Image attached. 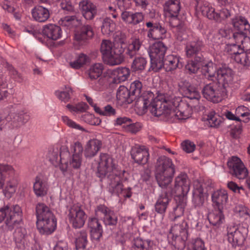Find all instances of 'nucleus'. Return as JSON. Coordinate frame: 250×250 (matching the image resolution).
I'll return each instance as SVG.
<instances>
[{"label": "nucleus", "instance_id": "obj_1", "mask_svg": "<svg viewBox=\"0 0 250 250\" xmlns=\"http://www.w3.org/2000/svg\"><path fill=\"white\" fill-rule=\"evenodd\" d=\"M125 170H121L115 164L113 159L107 154L103 153L100 155V161L97 167L96 176L100 180H106L108 184V191L112 194L120 197L124 185L122 184Z\"/></svg>", "mask_w": 250, "mask_h": 250}, {"label": "nucleus", "instance_id": "obj_2", "mask_svg": "<svg viewBox=\"0 0 250 250\" xmlns=\"http://www.w3.org/2000/svg\"><path fill=\"white\" fill-rule=\"evenodd\" d=\"M37 227L40 233L48 235L56 229L57 221L50 208L43 203H38L36 207Z\"/></svg>", "mask_w": 250, "mask_h": 250}, {"label": "nucleus", "instance_id": "obj_3", "mask_svg": "<svg viewBox=\"0 0 250 250\" xmlns=\"http://www.w3.org/2000/svg\"><path fill=\"white\" fill-rule=\"evenodd\" d=\"M172 98L171 95L169 94H164L158 96L157 98L147 101L146 108L138 109L143 112H146L148 109L150 112L155 116L163 117V119H171V107L170 103Z\"/></svg>", "mask_w": 250, "mask_h": 250}, {"label": "nucleus", "instance_id": "obj_4", "mask_svg": "<svg viewBox=\"0 0 250 250\" xmlns=\"http://www.w3.org/2000/svg\"><path fill=\"white\" fill-rule=\"evenodd\" d=\"M243 40L239 39L238 40H240L242 47L240 45L232 43L227 45L226 49L236 62L244 66H248L250 65V39H245L244 42Z\"/></svg>", "mask_w": 250, "mask_h": 250}, {"label": "nucleus", "instance_id": "obj_5", "mask_svg": "<svg viewBox=\"0 0 250 250\" xmlns=\"http://www.w3.org/2000/svg\"><path fill=\"white\" fill-rule=\"evenodd\" d=\"M129 93L135 102L136 108L143 110L146 108L147 101L153 100L154 97L153 93L150 91L143 92L142 83L139 81H135L130 84Z\"/></svg>", "mask_w": 250, "mask_h": 250}, {"label": "nucleus", "instance_id": "obj_6", "mask_svg": "<svg viewBox=\"0 0 250 250\" xmlns=\"http://www.w3.org/2000/svg\"><path fill=\"white\" fill-rule=\"evenodd\" d=\"M5 219V224L8 230L12 231L14 225L22 221V211L17 205H7L0 208V223Z\"/></svg>", "mask_w": 250, "mask_h": 250}, {"label": "nucleus", "instance_id": "obj_7", "mask_svg": "<svg viewBox=\"0 0 250 250\" xmlns=\"http://www.w3.org/2000/svg\"><path fill=\"white\" fill-rule=\"evenodd\" d=\"M203 95L208 100L214 103L221 102L227 95V89L225 86L219 83L213 81L206 84L202 90Z\"/></svg>", "mask_w": 250, "mask_h": 250}, {"label": "nucleus", "instance_id": "obj_8", "mask_svg": "<svg viewBox=\"0 0 250 250\" xmlns=\"http://www.w3.org/2000/svg\"><path fill=\"white\" fill-rule=\"evenodd\" d=\"M171 119L174 117L181 120L189 118L192 112L191 107L189 104L181 98L176 97L173 95H171Z\"/></svg>", "mask_w": 250, "mask_h": 250}, {"label": "nucleus", "instance_id": "obj_9", "mask_svg": "<svg viewBox=\"0 0 250 250\" xmlns=\"http://www.w3.org/2000/svg\"><path fill=\"white\" fill-rule=\"evenodd\" d=\"M227 165L229 173L239 179H244L248 175V170L240 158L231 157L228 161Z\"/></svg>", "mask_w": 250, "mask_h": 250}, {"label": "nucleus", "instance_id": "obj_10", "mask_svg": "<svg viewBox=\"0 0 250 250\" xmlns=\"http://www.w3.org/2000/svg\"><path fill=\"white\" fill-rule=\"evenodd\" d=\"M93 36L94 32L91 26L83 24L75 31V43L81 46L85 45Z\"/></svg>", "mask_w": 250, "mask_h": 250}, {"label": "nucleus", "instance_id": "obj_11", "mask_svg": "<svg viewBox=\"0 0 250 250\" xmlns=\"http://www.w3.org/2000/svg\"><path fill=\"white\" fill-rule=\"evenodd\" d=\"M68 217L74 228H80L84 225L86 215L80 207L73 206L69 210Z\"/></svg>", "mask_w": 250, "mask_h": 250}, {"label": "nucleus", "instance_id": "obj_12", "mask_svg": "<svg viewBox=\"0 0 250 250\" xmlns=\"http://www.w3.org/2000/svg\"><path fill=\"white\" fill-rule=\"evenodd\" d=\"M234 27L238 31L233 34L234 39L238 40L245 39L244 37L250 31V24L248 21L244 17L240 16L236 17L232 20Z\"/></svg>", "mask_w": 250, "mask_h": 250}, {"label": "nucleus", "instance_id": "obj_13", "mask_svg": "<svg viewBox=\"0 0 250 250\" xmlns=\"http://www.w3.org/2000/svg\"><path fill=\"white\" fill-rule=\"evenodd\" d=\"M175 172H155L157 182L163 189V192L171 191V193L174 194L175 190H173L171 183Z\"/></svg>", "mask_w": 250, "mask_h": 250}, {"label": "nucleus", "instance_id": "obj_14", "mask_svg": "<svg viewBox=\"0 0 250 250\" xmlns=\"http://www.w3.org/2000/svg\"><path fill=\"white\" fill-rule=\"evenodd\" d=\"M179 92L191 100H198L200 95L196 88L187 80H181L178 83Z\"/></svg>", "mask_w": 250, "mask_h": 250}, {"label": "nucleus", "instance_id": "obj_15", "mask_svg": "<svg viewBox=\"0 0 250 250\" xmlns=\"http://www.w3.org/2000/svg\"><path fill=\"white\" fill-rule=\"evenodd\" d=\"M174 223L171 227L170 234L168 237L173 239L174 237L181 236L184 239L186 238V235H188L187 230V223L184 218H180L179 220L172 219Z\"/></svg>", "mask_w": 250, "mask_h": 250}, {"label": "nucleus", "instance_id": "obj_16", "mask_svg": "<svg viewBox=\"0 0 250 250\" xmlns=\"http://www.w3.org/2000/svg\"><path fill=\"white\" fill-rule=\"evenodd\" d=\"M130 153L132 159L138 164L145 165L148 161V151L144 146L132 147Z\"/></svg>", "mask_w": 250, "mask_h": 250}, {"label": "nucleus", "instance_id": "obj_17", "mask_svg": "<svg viewBox=\"0 0 250 250\" xmlns=\"http://www.w3.org/2000/svg\"><path fill=\"white\" fill-rule=\"evenodd\" d=\"M193 203L195 207H202L207 197L204 192L203 184L198 180L193 183Z\"/></svg>", "mask_w": 250, "mask_h": 250}, {"label": "nucleus", "instance_id": "obj_18", "mask_svg": "<svg viewBox=\"0 0 250 250\" xmlns=\"http://www.w3.org/2000/svg\"><path fill=\"white\" fill-rule=\"evenodd\" d=\"M147 27L150 28L147 36L153 40L163 39L166 37L167 29L159 23H153L151 22L146 23Z\"/></svg>", "mask_w": 250, "mask_h": 250}, {"label": "nucleus", "instance_id": "obj_19", "mask_svg": "<svg viewBox=\"0 0 250 250\" xmlns=\"http://www.w3.org/2000/svg\"><path fill=\"white\" fill-rule=\"evenodd\" d=\"M175 172L171 159L165 156L159 157L155 166V172Z\"/></svg>", "mask_w": 250, "mask_h": 250}, {"label": "nucleus", "instance_id": "obj_20", "mask_svg": "<svg viewBox=\"0 0 250 250\" xmlns=\"http://www.w3.org/2000/svg\"><path fill=\"white\" fill-rule=\"evenodd\" d=\"M203 46L202 41H197L187 43L186 47L187 56L188 57L194 56L196 61L201 62L203 60L202 55L200 53Z\"/></svg>", "mask_w": 250, "mask_h": 250}, {"label": "nucleus", "instance_id": "obj_21", "mask_svg": "<svg viewBox=\"0 0 250 250\" xmlns=\"http://www.w3.org/2000/svg\"><path fill=\"white\" fill-rule=\"evenodd\" d=\"M189 180L186 174L181 173L177 176L175 179L174 188L173 190L175 193H182L184 194H187L189 190Z\"/></svg>", "mask_w": 250, "mask_h": 250}, {"label": "nucleus", "instance_id": "obj_22", "mask_svg": "<svg viewBox=\"0 0 250 250\" xmlns=\"http://www.w3.org/2000/svg\"><path fill=\"white\" fill-rule=\"evenodd\" d=\"M83 147L80 142H76L74 146V154L69 159L68 167L79 169L80 168L82 163V152Z\"/></svg>", "mask_w": 250, "mask_h": 250}, {"label": "nucleus", "instance_id": "obj_23", "mask_svg": "<svg viewBox=\"0 0 250 250\" xmlns=\"http://www.w3.org/2000/svg\"><path fill=\"white\" fill-rule=\"evenodd\" d=\"M216 82L221 85H224L227 89L229 83L233 80V73L232 70L228 67H222L217 70L216 77Z\"/></svg>", "mask_w": 250, "mask_h": 250}, {"label": "nucleus", "instance_id": "obj_24", "mask_svg": "<svg viewBox=\"0 0 250 250\" xmlns=\"http://www.w3.org/2000/svg\"><path fill=\"white\" fill-rule=\"evenodd\" d=\"M79 7L83 16L87 20H93L97 14V6L90 1L80 2Z\"/></svg>", "mask_w": 250, "mask_h": 250}, {"label": "nucleus", "instance_id": "obj_25", "mask_svg": "<svg viewBox=\"0 0 250 250\" xmlns=\"http://www.w3.org/2000/svg\"><path fill=\"white\" fill-rule=\"evenodd\" d=\"M174 195V194L171 193V191L170 190L167 192H162L155 205V211L158 213L164 214Z\"/></svg>", "mask_w": 250, "mask_h": 250}, {"label": "nucleus", "instance_id": "obj_26", "mask_svg": "<svg viewBox=\"0 0 250 250\" xmlns=\"http://www.w3.org/2000/svg\"><path fill=\"white\" fill-rule=\"evenodd\" d=\"M102 146L101 141L93 139L88 141L85 146L84 154L86 158L94 157L100 150Z\"/></svg>", "mask_w": 250, "mask_h": 250}, {"label": "nucleus", "instance_id": "obj_27", "mask_svg": "<svg viewBox=\"0 0 250 250\" xmlns=\"http://www.w3.org/2000/svg\"><path fill=\"white\" fill-rule=\"evenodd\" d=\"M97 217L89 218L88 220V227L90 229L91 238L95 240H99L102 236V226L99 222Z\"/></svg>", "mask_w": 250, "mask_h": 250}, {"label": "nucleus", "instance_id": "obj_28", "mask_svg": "<svg viewBox=\"0 0 250 250\" xmlns=\"http://www.w3.org/2000/svg\"><path fill=\"white\" fill-rule=\"evenodd\" d=\"M49 10L42 5L35 6L32 10L33 18L37 21L43 22L50 17Z\"/></svg>", "mask_w": 250, "mask_h": 250}, {"label": "nucleus", "instance_id": "obj_29", "mask_svg": "<svg viewBox=\"0 0 250 250\" xmlns=\"http://www.w3.org/2000/svg\"><path fill=\"white\" fill-rule=\"evenodd\" d=\"M228 200V194L225 190H217L212 194V201L216 209L222 210Z\"/></svg>", "mask_w": 250, "mask_h": 250}, {"label": "nucleus", "instance_id": "obj_30", "mask_svg": "<svg viewBox=\"0 0 250 250\" xmlns=\"http://www.w3.org/2000/svg\"><path fill=\"white\" fill-rule=\"evenodd\" d=\"M183 67L182 63L180 62L178 57L174 55H169L164 59V69L167 72L172 73L177 68Z\"/></svg>", "mask_w": 250, "mask_h": 250}, {"label": "nucleus", "instance_id": "obj_31", "mask_svg": "<svg viewBox=\"0 0 250 250\" xmlns=\"http://www.w3.org/2000/svg\"><path fill=\"white\" fill-rule=\"evenodd\" d=\"M42 33L49 39L57 40L61 36V28L54 24H47L43 27Z\"/></svg>", "mask_w": 250, "mask_h": 250}, {"label": "nucleus", "instance_id": "obj_32", "mask_svg": "<svg viewBox=\"0 0 250 250\" xmlns=\"http://www.w3.org/2000/svg\"><path fill=\"white\" fill-rule=\"evenodd\" d=\"M167 50V47L162 42L153 43L150 48L149 52L150 58H164Z\"/></svg>", "mask_w": 250, "mask_h": 250}, {"label": "nucleus", "instance_id": "obj_33", "mask_svg": "<svg viewBox=\"0 0 250 250\" xmlns=\"http://www.w3.org/2000/svg\"><path fill=\"white\" fill-rule=\"evenodd\" d=\"M166 14L169 17H178L181 9L180 0H169L164 7Z\"/></svg>", "mask_w": 250, "mask_h": 250}, {"label": "nucleus", "instance_id": "obj_34", "mask_svg": "<svg viewBox=\"0 0 250 250\" xmlns=\"http://www.w3.org/2000/svg\"><path fill=\"white\" fill-rule=\"evenodd\" d=\"M48 188L47 182L40 177L37 176L34 184V191L38 197H42L46 195Z\"/></svg>", "mask_w": 250, "mask_h": 250}, {"label": "nucleus", "instance_id": "obj_35", "mask_svg": "<svg viewBox=\"0 0 250 250\" xmlns=\"http://www.w3.org/2000/svg\"><path fill=\"white\" fill-rule=\"evenodd\" d=\"M52 157L50 158L52 161H56V162H60V169L63 172L66 171L68 168V158L69 156L68 151H63L60 152V155L58 156L57 152H53L52 153Z\"/></svg>", "mask_w": 250, "mask_h": 250}, {"label": "nucleus", "instance_id": "obj_36", "mask_svg": "<svg viewBox=\"0 0 250 250\" xmlns=\"http://www.w3.org/2000/svg\"><path fill=\"white\" fill-rule=\"evenodd\" d=\"M11 125L14 127H18L28 122L30 116L26 113H13L10 114Z\"/></svg>", "mask_w": 250, "mask_h": 250}, {"label": "nucleus", "instance_id": "obj_37", "mask_svg": "<svg viewBox=\"0 0 250 250\" xmlns=\"http://www.w3.org/2000/svg\"><path fill=\"white\" fill-rule=\"evenodd\" d=\"M116 96L119 101L124 104H130L134 102L131 95L129 93V89L124 85L119 87Z\"/></svg>", "mask_w": 250, "mask_h": 250}, {"label": "nucleus", "instance_id": "obj_38", "mask_svg": "<svg viewBox=\"0 0 250 250\" xmlns=\"http://www.w3.org/2000/svg\"><path fill=\"white\" fill-rule=\"evenodd\" d=\"M113 74L115 76V83H118L126 81L130 75V70L126 67H119L113 71Z\"/></svg>", "mask_w": 250, "mask_h": 250}, {"label": "nucleus", "instance_id": "obj_39", "mask_svg": "<svg viewBox=\"0 0 250 250\" xmlns=\"http://www.w3.org/2000/svg\"><path fill=\"white\" fill-rule=\"evenodd\" d=\"M103 59L105 64L114 66L122 63L124 60V56H119L112 51L107 55H105Z\"/></svg>", "mask_w": 250, "mask_h": 250}, {"label": "nucleus", "instance_id": "obj_40", "mask_svg": "<svg viewBox=\"0 0 250 250\" xmlns=\"http://www.w3.org/2000/svg\"><path fill=\"white\" fill-rule=\"evenodd\" d=\"M14 170L12 166L6 164H0V189L4 185L7 175L13 176Z\"/></svg>", "mask_w": 250, "mask_h": 250}, {"label": "nucleus", "instance_id": "obj_41", "mask_svg": "<svg viewBox=\"0 0 250 250\" xmlns=\"http://www.w3.org/2000/svg\"><path fill=\"white\" fill-rule=\"evenodd\" d=\"M141 46V42L139 39H135L126 48L125 55L130 58L138 54Z\"/></svg>", "mask_w": 250, "mask_h": 250}, {"label": "nucleus", "instance_id": "obj_42", "mask_svg": "<svg viewBox=\"0 0 250 250\" xmlns=\"http://www.w3.org/2000/svg\"><path fill=\"white\" fill-rule=\"evenodd\" d=\"M208 218L210 224L214 226H218L222 223L224 217L222 210L215 208L213 211L208 214Z\"/></svg>", "mask_w": 250, "mask_h": 250}, {"label": "nucleus", "instance_id": "obj_43", "mask_svg": "<svg viewBox=\"0 0 250 250\" xmlns=\"http://www.w3.org/2000/svg\"><path fill=\"white\" fill-rule=\"evenodd\" d=\"M121 38L119 39V41H118V38L119 36V35H117L116 36V43L114 45V47L113 48V51L114 53L119 55V56H124L123 53H125V50H126V46L125 43V34H122L121 33L119 34Z\"/></svg>", "mask_w": 250, "mask_h": 250}, {"label": "nucleus", "instance_id": "obj_44", "mask_svg": "<svg viewBox=\"0 0 250 250\" xmlns=\"http://www.w3.org/2000/svg\"><path fill=\"white\" fill-rule=\"evenodd\" d=\"M146 64L147 61L145 58L142 57H136L131 65V70L134 72H142L145 69Z\"/></svg>", "mask_w": 250, "mask_h": 250}, {"label": "nucleus", "instance_id": "obj_45", "mask_svg": "<svg viewBox=\"0 0 250 250\" xmlns=\"http://www.w3.org/2000/svg\"><path fill=\"white\" fill-rule=\"evenodd\" d=\"M18 185V181L15 178H12L7 181L6 185L3 190L5 197L10 198L15 193Z\"/></svg>", "mask_w": 250, "mask_h": 250}, {"label": "nucleus", "instance_id": "obj_46", "mask_svg": "<svg viewBox=\"0 0 250 250\" xmlns=\"http://www.w3.org/2000/svg\"><path fill=\"white\" fill-rule=\"evenodd\" d=\"M115 23L110 18H106L103 20L101 26V31L103 34L109 35L115 31Z\"/></svg>", "mask_w": 250, "mask_h": 250}, {"label": "nucleus", "instance_id": "obj_47", "mask_svg": "<svg viewBox=\"0 0 250 250\" xmlns=\"http://www.w3.org/2000/svg\"><path fill=\"white\" fill-rule=\"evenodd\" d=\"M104 67L101 63H96L93 65L88 71V77L93 80L98 78L102 74Z\"/></svg>", "mask_w": 250, "mask_h": 250}, {"label": "nucleus", "instance_id": "obj_48", "mask_svg": "<svg viewBox=\"0 0 250 250\" xmlns=\"http://www.w3.org/2000/svg\"><path fill=\"white\" fill-rule=\"evenodd\" d=\"M217 70L216 65L212 62L206 64L202 68V71L204 75L215 78L217 76Z\"/></svg>", "mask_w": 250, "mask_h": 250}, {"label": "nucleus", "instance_id": "obj_49", "mask_svg": "<svg viewBox=\"0 0 250 250\" xmlns=\"http://www.w3.org/2000/svg\"><path fill=\"white\" fill-rule=\"evenodd\" d=\"M228 240L233 247H236L242 245L244 244L245 237L242 233L239 230L237 231L233 235H231Z\"/></svg>", "mask_w": 250, "mask_h": 250}, {"label": "nucleus", "instance_id": "obj_50", "mask_svg": "<svg viewBox=\"0 0 250 250\" xmlns=\"http://www.w3.org/2000/svg\"><path fill=\"white\" fill-rule=\"evenodd\" d=\"M150 241H144L141 238L134 239L133 248L135 250H149L150 248Z\"/></svg>", "mask_w": 250, "mask_h": 250}, {"label": "nucleus", "instance_id": "obj_51", "mask_svg": "<svg viewBox=\"0 0 250 250\" xmlns=\"http://www.w3.org/2000/svg\"><path fill=\"white\" fill-rule=\"evenodd\" d=\"M150 67L149 71H159L162 68L164 69V59L158 58H150Z\"/></svg>", "mask_w": 250, "mask_h": 250}, {"label": "nucleus", "instance_id": "obj_52", "mask_svg": "<svg viewBox=\"0 0 250 250\" xmlns=\"http://www.w3.org/2000/svg\"><path fill=\"white\" fill-rule=\"evenodd\" d=\"M201 11L203 15L206 16L209 19L217 21V13L215 12L214 8L208 5H204L201 7Z\"/></svg>", "mask_w": 250, "mask_h": 250}, {"label": "nucleus", "instance_id": "obj_53", "mask_svg": "<svg viewBox=\"0 0 250 250\" xmlns=\"http://www.w3.org/2000/svg\"><path fill=\"white\" fill-rule=\"evenodd\" d=\"M87 243V233L85 231H82L80 232L79 236L76 239V248L77 250L79 249H84Z\"/></svg>", "mask_w": 250, "mask_h": 250}, {"label": "nucleus", "instance_id": "obj_54", "mask_svg": "<svg viewBox=\"0 0 250 250\" xmlns=\"http://www.w3.org/2000/svg\"><path fill=\"white\" fill-rule=\"evenodd\" d=\"M17 223L16 225H14V229H15L14 233V238L16 243H21L24 239L25 234V229L21 227H18V225L21 223Z\"/></svg>", "mask_w": 250, "mask_h": 250}, {"label": "nucleus", "instance_id": "obj_55", "mask_svg": "<svg viewBox=\"0 0 250 250\" xmlns=\"http://www.w3.org/2000/svg\"><path fill=\"white\" fill-rule=\"evenodd\" d=\"M72 93V90L71 88L65 87V91H57L56 92V95L60 100L66 103L70 99V95Z\"/></svg>", "mask_w": 250, "mask_h": 250}, {"label": "nucleus", "instance_id": "obj_56", "mask_svg": "<svg viewBox=\"0 0 250 250\" xmlns=\"http://www.w3.org/2000/svg\"><path fill=\"white\" fill-rule=\"evenodd\" d=\"M118 217L113 210L109 211L104 218L103 221L106 226H115L117 223Z\"/></svg>", "mask_w": 250, "mask_h": 250}, {"label": "nucleus", "instance_id": "obj_57", "mask_svg": "<svg viewBox=\"0 0 250 250\" xmlns=\"http://www.w3.org/2000/svg\"><path fill=\"white\" fill-rule=\"evenodd\" d=\"M113 48H112V42L108 40H104L101 45L100 50L103 55V59L105 55L112 52Z\"/></svg>", "mask_w": 250, "mask_h": 250}, {"label": "nucleus", "instance_id": "obj_58", "mask_svg": "<svg viewBox=\"0 0 250 250\" xmlns=\"http://www.w3.org/2000/svg\"><path fill=\"white\" fill-rule=\"evenodd\" d=\"M111 210V209L105 205H99L97 206L95 210L96 217L104 219V218L105 217L108 213L109 211H110Z\"/></svg>", "mask_w": 250, "mask_h": 250}, {"label": "nucleus", "instance_id": "obj_59", "mask_svg": "<svg viewBox=\"0 0 250 250\" xmlns=\"http://www.w3.org/2000/svg\"><path fill=\"white\" fill-rule=\"evenodd\" d=\"M207 120L210 126L212 127H218L221 123L220 118H217V116L215 115L214 111H211L209 113Z\"/></svg>", "mask_w": 250, "mask_h": 250}, {"label": "nucleus", "instance_id": "obj_60", "mask_svg": "<svg viewBox=\"0 0 250 250\" xmlns=\"http://www.w3.org/2000/svg\"><path fill=\"white\" fill-rule=\"evenodd\" d=\"M63 122L69 127H71L75 130H79L82 131H85L84 128H83L82 126L80 125L77 124L75 122L70 120L67 116H62V117Z\"/></svg>", "mask_w": 250, "mask_h": 250}, {"label": "nucleus", "instance_id": "obj_61", "mask_svg": "<svg viewBox=\"0 0 250 250\" xmlns=\"http://www.w3.org/2000/svg\"><path fill=\"white\" fill-rule=\"evenodd\" d=\"M188 250H205L204 243L201 239H195L189 245Z\"/></svg>", "mask_w": 250, "mask_h": 250}, {"label": "nucleus", "instance_id": "obj_62", "mask_svg": "<svg viewBox=\"0 0 250 250\" xmlns=\"http://www.w3.org/2000/svg\"><path fill=\"white\" fill-rule=\"evenodd\" d=\"M200 62L196 61L195 60L191 61L186 65V69L189 74H195L200 68Z\"/></svg>", "mask_w": 250, "mask_h": 250}, {"label": "nucleus", "instance_id": "obj_63", "mask_svg": "<svg viewBox=\"0 0 250 250\" xmlns=\"http://www.w3.org/2000/svg\"><path fill=\"white\" fill-rule=\"evenodd\" d=\"M188 235H186L185 239H184L182 235L174 237V238L172 239L173 241L172 242V245L178 249L184 248L186 246V241L188 239Z\"/></svg>", "mask_w": 250, "mask_h": 250}, {"label": "nucleus", "instance_id": "obj_64", "mask_svg": "<svg viewBox=\"0 0 250 250\" xmlns=\"http://www.w3.org/2000/svg\"><path fill=\"white\" fill-rule=\"evenodd\" d=\"M175 194L176 195L175 200L177 203V206L185 208L187 205V194H184L181 192L180 193H175Z\"/></svg>", "mask_w": 250, "mask_h": 250}]
</instances>
